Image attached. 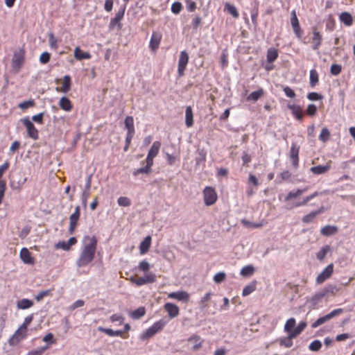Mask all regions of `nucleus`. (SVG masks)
<instances>
[{
	"mask_svg": "<svg viewBox=\"0 0 355 355\" xmlns=\"http://www.w3.org/2000/svg\"><path fill=\"white\" fill-rule=\"evenodd\" d=\"M89 242L85 244L76 261L78 267H85L92 261L96 250L97 239L95 236L88 237Z\"/></svg>",
	"mask_w": 355,
	"mask_h": 355,
	"instance_id": "1",
	"label": "nucleus"
},
{
	"mask_svg": "<svg viewBox=\"0 0 355 355\" xmlns=\"http://www.w3.org/2000/svg\"><path fill=\"white\" fill-rule=\"evenodd\" d=\"M161 142L159 141H155L153 142L150 148L148 150L146 159V166L144 167H141L138 168L136 171H135V175L138 173H146L148 174L151 172V167L153 165V159L155 157L160 149Z\"/></svg>",
	"mask_w": 355,
	"mask_h": 355,
	"instance_id": "2",
	"label": "nucleus"
},
{
	"mask_svg": "<svg viewBox=\"0 0 355 355\" xmlns=\"http://www.w3.org/2000/svg\"><path fill=\"white\" fill-rule=\"evenodd\" d=\"M166 324L167 320L164 319H160L159 320L155 322L150 327L147 329L144 332H143L140 335L139 338L142 340H144L153 337L157 332L161 331Z\"/></svg>",
	"mask_w": 355,
	"mask_h": 355,
	"instance_id": "3",
	"label": "nucleus"
},
{
	"mask_svg": "<svg viewBox=\"0 0 355 355\" xmlns=\"http://www.w3.org/2000/svg\"><path fill=\"white\" fill-rule=\"evenodd\" d=\"M343 313V309L339 308V309H334V310L331 311L330 313H329L328 314H327V315H325L324 316H322V317L319 318L318 320H316L311 324V327L313 329H315L318 327L323 324L326 322L330 320L333 318H334V317H336L337 315H340Z\"/></svg>",
	"mask_w": 355,
	"mask_h": 355,
	"instance_id": "4",
	"label": "nucleus"
},
{
	"mask_svg": "<svg viewBox=\"0 0 355 355\" xmlns=\"http://www.w3.org/2000/svg\"><path fill=\"white\" fill-rule=\"evenodd\" d=\"M204 202L205 205L211 206L214 205L217 200V194L214 188L206 187L203 191Z\"/></svg>",
	"mask_w": 355,
	"mask_h": 355,
	"instance_id": "5",
	"label": "nucleus"
},
{
	"mask_svg": "<svg viewBox=\"0 0 355 355\" xmlns=\"http://www.w3.org/2000/svg\"><path fill=\"white\" fill-rule=\"evenodd\" d=\"M21 122L26 128L28 136L34 140L38 139V130L35 127L34 124L31 121V120L26 117L21 119Z\"/></svg>",
	"mask_w": 355,
	"mask_h": 355,
	"instance_id": "6",
	"label": "nucleus"
},
{
	"mask_svg": "<svg viewBox=\"0 0 355 355\" xmlns=\"http://www.w3.org/2000/svg\"><path fill=\"white\" fill-rule=\"evenodd\" d=\"M80 217V206H76L74 210V212L71 214L69 217V233L72 234L74 233L77 225L78 224V220Z\"/></svg>",
	"mask_w": 355,
	"mask_h": 355,
	"instance_id": "7",
	"label": "nucleus"
},
{
	"mask_svg": "<svg viewBox=\"0 0 355 355\" xmlns=\"http://www.w3.org/2000/svg\"><path fill=\"white\" fill-rule=\"evenodd\" d=\"M189 62V55L186 51L180 52V58L178 60V73L180 77H182L184 74L187 65Z\"/></svg>",
	"mask_w": 355,
	"mask_h": 355,
	"instance_id": "8",
	"label": "nucleus"
},
{
	"mask_svg": "<svg viewBox=\"0 0 355 355\" xmlns=\"http://www.w3.org/2000/svg\"><path fill=\"white\" fill-rule=\"evenodd\" d=\"M291 24L296 37L297 38H301L302 35V31L300 28L299 20L295 10H292L291 12Z\"/></svg>",
	"mask_w": 355,
	"mask_h": 355,
	"instance_id": "9",
	"label": "nucleus"
},
{
	"mask_svg": "<svg viewBox=\"0 0 355 355\" xmlns=\"http://www.w3.org/2000/svg\"><path fill=\"white\" fill-rule=\"evenodd\" d=\"M334 272V264H329L316 277V283L320 284L328 279Z\"/></svg>",
	"mask_w": 355,
	"mask_h": 355,
	"instance_id": "10",
	"label": "nucleus"
},
{
	"mask_svg": "<svg viewBox=\"0 0 355 355\" xmlns=\"http://www.w3.org/2000/svg\"><path fill=\"white\" fill-rule=\"evenodd\" d=\"M299 153L300 146H297L295 143H292L289 157L292 165L295 168H297L299 166Z\"/></svg>",
	"mask_w": 355,
	"mask_h": 355,
	"instance_id": "11",
	"label": "nucleus"
},
{
	"mask_svg": "<svg viewBox=\"0 0 355 355\" xmlns=\"http://www.w3.org/2000/svg\"><path fill=\"white\" fill-rule=\"evenodd\" d=\"M130 329V326L129 324H125L124 326V330H117L114 331L111 329L104 328L103 327H98V330L101 332H103L108 335L109 336H123V334Z\"/></svg>",
	"mask_w": 355,
	"mask_h": 355,
	"instance_id": "12",
	"label": "nucleus"
},
{
	"mask_svg": "<svg viewBox=\"0 0 355 355\" xmlns=\"http://www.w3.org/2000/svg\"><path fill=\"white\" fill-rule=\"evenodd\" d=\"M156 281V275L153 272L145 273L144 276L135 279V284L141 286Z\"/></svg>",
	"mask_w": 355,
	"mask_h": 355,
	"instance_id": "13",
	"label": "nucleus"
},
{
	"mask_svg": "<svg viewBox=\"0 0 355 355\" xmlns=\"http://www.w3.org/2000/svg\"><path fill=\"white\" fill-rule=\"evenodd\" d=\"M26 330L20 326L9 340L10 345H15L23 340L26 336Z\"/></svg>",
	"mask_w": 355,
	"mask_h": 355,
	"instance_id": "14",
	"label": "nucleus"
},
{
	"mask_svg": "<svg viewBox=\"0 0 355 355\" xmlns=\"http://www.w3.org/2000/svg\"><path fill=\"white\" fill-rule=\"evenodd\" d=\"M91 182H92V176L89 175L87 179V182L85 185V189L81 195L82 202H83V205L84 207L87 206V200L90 196Z\"/></svg>",
	"mask_w": 355,
	"mask_h": 355,
	"instance_id": "15",
	"label": "nucleus"
},
{
	"mask_svg": "<svg viewBox=\"0 0 355 355\" xmlns=\"http://www.w3.org/2000/svg\"><path fill=\"white\" fill-rule=\"evenodd\" d=\"M164 307L171 318H174L179 315L180 309L177 305L171 302H167L164 304Z\"/></svg>",
	"mask_w": 355,
	"mask_h": 355,
	"instance_id": "16",
	"label": "nucleus"
},
{
	"mask_svg": "<svg viewBox=\"0 0 355 355\" xmlns=\"http://www.w3.org/2000/svg\"><path fill=\"white\" fill-rule=\"evenodd\" d=\"M77 243V239L75 237H71L67 241H59L55 247L56 249H62L65 251L70 250L71 247Z\"/></svg>",
	"mask_w": 355,
	"mask_h": 355,
	"instance_id": "17",
	"label": "nucleus"
},
{
	"mask_svg": "<svg viewBox=\"0 0 355 355\" xmlns=\"http://www.w3.org/2000/svg\"><path fill=\"white\" fill-rule=\"evenodd\" d=\"M20 258L24 263L33 265L35 263L34 258L26 248H23L19 254Z\"/></svg>",
	"mask_w": 355,
	"mask_h": 355,
	"instance_id": "18",
	"label": "nucleus"
},
{
	"mask_svg": "<svg viewBox=\"0 0 355 355\" xmlns=\"http://www.w3.org/2000/svg\"><path fill=\"white\" fill-rule=\"evenodd\" d=\"M324 297V293L322 291L317 292L315 293L311 299H309L307 302L310 304V307L312 309H314L317 307V305L322 301V300Z\"/></svg>",
	"mask_w": 355,
	"mask_h": 355,
	"instance_id": "19",
	"label": "nucleus"
},
{
	"mask_svg": "<svg viewBox=\"0 0 355 355\" xmlns=\"http://www.w3.org/2000/svg\"><path fill=\"white\" fill-rule=\"evenodd\" d=\"M125 124L126 128L128 130V134L126 137V145L124 147V150H127L130 142H131V132H132V127L133 125V118L132 116H128L125 121Z\"/></svg>",
	"mask_w": 355,
	"mask_h": 355,
	"instance_id": "20",
	"label": "nucleus"
},
{
	"mask_svg": "<svg viewBox=\"0 0 355 355\" xmlns=\"http://www.w3.org/2000/svg\"><path fill=\"white\" fill-rule=\"evenodd\" d=\"M168 297L179 301L187 302L189 300V295L185 291L172 292L168 294Z\"/></svg>",
	"mask_w": 355,
	"mask_h": 355,
	"instance_id": "21",
	"label": "nucleus"
},
{
	"mask_svg": "<svg viewBox=\"0 0 355 355\" xmlns=\"http://www.w3.org/2000/svg\"><path fill=\"white\" fill-rule=\"evenodd\" d=\"M287 107L290 110H291L292 114L297 120H302L304 114L302 108L299 105H295L294 104H288Z\"/></svg>",
	"mask_w": 355,
	"mask_h": 355,
	"instance_id": "22",
	"label": "nucleus"
},
{
	"mask_svg": "<svg viewBox=\"0 0 355 355\" xmlns=\"http://www.w3.org/2000/svg\"><path fill=\"white\" fill-rule=\"evenodd\" d=\"M338 232V227L336 225H325L320 230V234L324 236H330Z\"/></svg>",
	"mask_w": 355,
	"mask_h": 355,
	"instance_id": "23",
	"label": "nucleus"
},
{
	"mask_svg": "<svg viewBox=\"0 0 355 355\" xmlns=\"http://www.w3.org/2000/svg\"><path fill=\"white\" fill-rule=\"evenodd\" d=\"M151 236H147L139 245V252L141 255L146 254L151 245Z\"/></svg>",
	"mask_w": 355,
	"mask_h": 355,
	"instance_id": "24",
	"label": "nucleus"
},
{
	"mask_svg": "<svg viewBox=\"0 0 355 355\" xmlns=\"http://www.w3.org/2000/svg\"><path fill=\"white\" fill-rule=\"evenodd\" d=\"M73 55L77 60H89L92 58L89 52L83 51L79 46L74 49Z\"/></svg>",
	"mask_w": 355,
	"mask_h": 355,
	"instance_id": "25",
	"label": "nucleus"
},
{
	"mask_svg": "<svg viewBox=\"0 0 355 355\" xmlns=\"http://www.w3.org/2000/svg\"><path fill=\"white\" fill-rule=\"evenodd\" d=\"M320 193H319L318 191H315L314 193H311V195L307 196L305 198H304L303 200L294 203L290 207V209H292V208H294V207H300L304 206V205H306L307 204L308 202H309L310 200H311L314 198L318 196Z\"/></svg>",
	"mask_w": 355,
	"mask_h": 355,
	"instance_id": "26",
	"label": "nucleus"
},
{
	"mask_svg": "<svg viewBox=\"0 0 355 355\" xmlns=\"http://www.w3.org/2000/svg\"><path fill=\"white\" fill-rule=\"evenodd\" d=\"M197 155L195 158L196 166H198L201 164H204L206 161L207 152L204 148H198L196 152Z\"/></svg>",
	"mask_w": 355,
	"mask_h": 355,
	"instance_id": "27",
	"label": "nucleus"
},
{
	"mask_svg": "<svg viewBox=\"0 0 355 355\" xmlns=\"http://www.w3.org/2000/svg\"><path fill=\"white\" fill-rule=\"evenodd\" d=\"M70 87H71V77L69 75H66L63 78L62 87H57L56 90L58 92L67 93L70 90Z\"/></svg>",
	"mask_w": 355,
	"mask_h": 355,
	"instance_id": "28",
	"label": "nucleus"
},
{
	"mask_svg": "<svg viewBox=\"0 0 355 355\" xmlns=\"http://www.w3.org/2000/svg\"><path fill=\"white\" fill-rule=\"evenodd\" d=\"M312 40L314 43L312 49L313 50H318L322 44V37L316 29H314L313 31Z\"/></svg>",
	"mask_w": 355,
	"mask_h": 355,
	"instance_id": "29",
	"label": "nucleus"
},
{
	"mask_svg": "<svg viewBox=\"0 0 355 355\" xmlns=\"http://www.w3.org/2000/svg\"><path fill=\"white\" fill-rule=\"evenodd\" d=\"M331 168V166L329 164L327 165H318L315 166H313L310 168V171L314 174V175H321L327 173Z\"/></svg>",
	"mask_w": 355,
	"mask_h": 355,
	"instance_id": "30",
	"label": "nucleus"
},
{
	"mask_svg": "<svg viewBox=\"0 0 355 355\" xmlns=\"http://www.w3.org/2000/svg\"><path fill=\"white\" fill-rule=\"evenodd\" d=\"M59 105L62 110L66 112H70L72 110L71 101L65 96H63L60 99Z\"/></svg>",
	"mask_w": 355,
	"mask_h": 355,
	"instance_id": "31",
	"label": "nucleus"
},
{
	"mask_svg": "<svg viewBox=\"0 0 355 355\" xmlns=\"http://www.w3.org/2000/svg\"><path fill=\"white\" fill-rule=\"evenodd\" d=\"M339 19L347 26H350L353 24L352 16L348 12H342L339 16Z\"/></svg>",
	"mask_w": 355,
	"mask_h": 355,
	"instance_id": "32",
	"label": "nucleus"
},
{
	"mask_svg": "<svg viewBox=\"0 0 355 355\" xmlns=\"http://www.w3.org/2000/svg\"><path fill=\"white\" fill-rule=\"evenodd\" d=\"M185 123L189 128L193 125V111L191 106H188L185 110Z\"/></svg>",
	"mask_w": 355,
	"mask_h": 355,
	"instance_id": "33",
	"label": "nucleus"
},
{
	"mask_svg": "<svg viewBox=\"0 0 355 355\" xmlns=\"http://www.w3.org/2000/svg\"><path fill=\"white\" fill-rule=\"evenodd\" d=\"M278 58V51L275 48H269L267 51V62H274Z\"/></svg>",
	"mask_w": 355,
	"mask_h": 355,
	"instance_id": "34",
	"label": "nucleus"
},
{
	"mask_svg": "<svg viewBox=\"0 0 355 355\" xmlns=\"http://www.w3.org/2000/svg\"><path fill=\"white\" fill-rule=\"evenodd\" d=\"M33 306V302L26 298L19 300L17 303V306L19 309H27Z\"/></svg>",
	"mask_w": 355,
	"mask_h": 355,
	"instance_id": "35",
	"label": "nucleus"
},
{
	"mask_svg": "<svg viewBox=\"0 0 355 355\" xmlns=\"http://www.w3.org/2000/svg\"><path fill=\"white\" fill-rule=\"evenodd\" d=\"M160 40L161 36L157 33H153L150 41V47L153 50L157 49L159 45Z\"/></svg>",
	"mask_w": 355,
	"mask_h": 355,
	"instance_id": "36",
	"label": "nucleus"
},
{
	"mask_svg": "<svg viewBox=\"0 0 355 355\" xmlns=\"http://www.w3.org/2000/svg\"><path fill=\"white\" fill-rule=\"evenodd\" d=\"M307 324L305 321H301L297 327L295 328L291 332V337H296L299 334H300L303 330L306 328Z\"/></svg>",
	"mask_w": 355,
	"mask_h": 355,
	"instance_id": "37",
	"label": "nucleus"
},
{
	"mask_svg": "<svg viewBox=\"0 0 355 355\" xmlns=\"http://www.w3.org/2000/svg\"><path fill=\"white\" fill-rule=\"evenodd\" d=\"M200 336L197 335H193L188 339L189 342L193 343L194 344L192 347L193 351H196L202 347V343L200 341Z\"/></svg>",
	"mask_w": 355,
	"mask_h": 355,
	"instance_id": "38",
	"label": "nucleus"
},
{
	"mask_svg": "<svg viewBox=\"0 0 355 355\" xmlns=\"http://www.w3.org/2000/svg\"><path fill=\"white\" fill-rule=\"evenodd\" d=\"M338 288L334 284L326 285L321 291L324 293V297L328 296L329 294H334L338 291Z\"/></svg>",
	"mask_w": 355,
	"mask_h": 355,
	"instance_id": "39",
	"label": "nucleus"
},
{
	"mask_svg": "<svg viewBox=\"0 0 355 355\" xmlns=\"http://www.w3.org/2000/svg\"><path fill=\"white\" fill-rule=\"evenodd\" d=\"M123 15H124V9L121 10H119L116 14V16L112 19L111 21H110V28H114V27L119 24V21H121V19L123 18Z\"/></svg>",
	"mask_w": 355,
	"mask_h": 355,
	"instance_id": "40",
	"label": "nucleus"
},
{
	"mask_svg": "<svg viewBox=\"0 0 355 355\" xmlns=\"http://www.w3.org/2000/svg\"><path fill=\"white\" fill-rule=\"evenodd\" d=\"M319 78H318V73L315 69H311L310 71V85L311 87H313L315 86V85L318 83Z\"/></svg>",
	"mask_w": 355,
	"mask_h": 355,
	"instance_id": "41",
	"label": "nucleus"
},
{
	"mask_svg": "<svg viewBox=\"0 0 355 355\" xmlns=\"http://www.w3.org/2000/svg\"><path fill=\"white\" fill-rule=\"evenodd\" d=\"M331 250L329 245H325L322 247L316 254V257L318 260H323L326 257L327 254Z\"/></svg>",
	"mask_w": 355,
	"mask_h": 355,
	"instance_id": "42",
	"label": "nucleus"
},
{
	"mask_svg": "<svg viewBox=\"0 0 355 355\" xmlns=\"http://www.w3.org/2000/svg\"><path fill=\"white\" fill-rule=\"evenodd\" d=\"M225 9L227 11L228 13L232 15L234 18H237L239 16V14L237 11L236 8L229 3H226L225 5Z\"/></svg>",
	"mask_w": 355,
	"mask_h": 355,
	"instance_id": "43",
	"label": "nucleus"
},
{
	"mask_svg": "<svg viewBox=\"0 0 355 355\" xmlns=\"http://www.w3.org/2000/svg\"><path fill=\"white\" fill-rule=\"evenodd\" d=\"M330 138V132L327 128H323L319 135L318 139L321 141L325 143L329 141Z\"/></svg>",
	"mask_w": 355,
	"mask_h": 355,
	"instance_id": "44",
	"label": "nucleus"
},
{
	"mask_svg": "<svg viewBox=\"0 0 355 355\" xmlns=\"http://www.w3.org/2000/svg\"><path fill=\"white\" fill-rule=\"evenodd\" d=\"M254 272V268L251 265H248L241 269L240 274L243 277H249L251 276Z\"/></svg>",
	"mask_w": 355,
	"mask_h": 355,
	"instance_id": "45",
	"label": "nucleus"
},
{
	"mask_svg": "<svg viewBox=\"0 0 355 355\" xmlns=\"http://www.w3.org/2000/svg\"><path fill=\"white\" fill-rule=\"evenodd\" d=\"M263 94L262 89L252 92L248 97V101H257Z\"/></svg>",
	"mask_w": 355,
	"mask_h": 355,
	"instance_id": "46",
	"label": "nucleus"
},
{
	"mask_svg": "<svg viewBox=\"0 0 355 355\" xmlns=\"http://www.w3.org/2000/svg\"><path fill=\"white\" fill-rule=\"evenodd\" d=\"M294 338L295 337L291 336V333H290V334H288V336L287 337L281 338L279 340V343L281 345H284L287 348L291 347L293 345L292 339Z\"/></svg>",
	"mask_w": 355,
	"mask_h": 355,
	"instance_id": "47",
	"label": "nucleus"
},
{
	"mask_svg": "<svg viewBox=\"0 0 355 355\" xmlns=\"http://www.w3.org/2000/svg\"><path fill=\"white\" fill-rule=\"evenodd\" d=\"M295 326V318H291L286 321L284 325V331L290 334L293 330Z\"/></svg>",
	"mask_w": 355,
	"mask_h": 355,
	"instance_id": "48",
	"label": "nucleus"
},
{
	"mask_svg": "<svg viewBox=\"0 0 355 355\" xmlns=\"http://www.w3.org/2000/svg\"><path fill=\"white\" fill-rule=\"evenodd\" d=\"M12 62L14 66L20 67L24 62V55L22 53L15 54Z\"/></svg>",
	"mask_w": 355,
	"mask_h": 355,
	"instance_id": "49",
	"label": "nucleus"
},
{
	"mask_svg": "<svg viewBox=\"0 0 355 355\" xmlns=\"http://www.w3.org/2000/svg\"><path fill=\"white\" fill-rule=\"evenodd\" d=\"M321 347H322L321 342L318 340H315L310 343V345L309 346V349L313 352H318L320 350Z\"/></svg>",
	"mask_w": 355,
	"mask_h": 355,
	"instance_id": "50",
	"label": "nucleus"
},
{
	"mask_svg": "<svg viewBox=\"0 0 355 355\" xmlns=\"http://www.w3.org/2000/svg\"><path fill=\"white\" fill-rule=\"evenodd\" d=\"M212 293L211 292L207 293L200 301V309H203L207 306L206 302L210 300Z\"/></svg>",
	"mask_w": 355,
	"mask_h": 355,
	"instance_id": "51",
	"label": "nucleus"
},
{
	"mask_svg": "<svg viewBox=\"0 0 355 355\" xmlns=\"http://www.w3.org/2000/svg\"><path fill=\"white\" fill-rule=\"evenodd\" d=\"M150 263L146 259H144L139 263L137 267V270L146 272L150 270Z\"/></svg>",
	"mask_w": 355,
	"mask_h": 355,
	"instance_id": "52",
	"label": "nucleus"
},
{
	"mask_svg": "<svg viewBox=\"0 0 355 355\" xmlns=\"http://www.w3.org/2000/svg\"><path fill=\"white\" fill-rule=\"evenodd\" d=\"M110 321L120 325L123 323L124 318L121 314H114L110 317Z\"/></svg>",
	"mask_w": 355,
	"mask_h": 355,
	"instance_id": "53",
	"label": "nucleus"
},
{
	"mask_svg": "<svg viewBox=\"0 0 355 355\" xmlns=\"http://www.w3.org/2000/svg\"><path fill=\"white\" fill-rule=\"evenodd\" d=\"M35 105V101L33 99L24 101L19 104V107L21 110H26L29 107H33Z\"/></svg>",
	"mask_w": 355,
	"mask_h": 355,
	"instance_id": "54",
	"label": "nucleus"
},
{
	"mask_svg": "<svg viewBox=\"0 0 355 355\" xmlns=\"http://www.w3.org/2000/svg\"><path fill=\"white\" fill-rule=\"evenodd\" d=\"M146 314V309L144 306H139L135 309V320H138L142 318Z\"/></svg>",
	"mask_w": 355,
	"mask_h": 355,
	"instance_id": "55",
	"label": "nucleus"
},
{
	"mask_svg": "<svg viewBox=\"0 0 355 355\" xmlns=\"http://www.w3.org/2000/svg\"><path fill=\"white\" fill-rule=\"evenodd\" d=\"M182 3L179 1L174 2L171 6V12L175 14L178 15L180 12L182 10Z\"/></svg>",
	"mask_w": 355,
	"mask_h": 355,
	"instance_id": "56",
	"label": "nucleus"
},
{
	"mask_svg": "<svg viewBox=\"0 0 355 355\" xmlns=\"http://www.w3.org/2000/svg\"><path fill=\"white\" fill-rule=\"evenodd\" d=\"M316 214L314 211L310 212L309 214L304 216L302 218V221L304 223H311L315 217Z\"/></svg>",
	"mask_w": 355,
	"mask_h": 355,
	"instance_id": "57",
	"label": "nucleus"
},
{
	"mask_svg": "<svg viewBox=\"0 0 355 355\" xmlns=\"http://www.w3.org/2000/svg\"><path fill=\"white\" fill-rule=\"evenodd\" d=\"M226 278V274L224 272H219L214 276V281L216 284H220L225 281Z\"/></svg>",
	"mask_w": 355,
	"mask_h": 355,
	"instance_id": "58",
	"label": "nucleus"
},
{
	"mask_svg": "<svg viewBox=\"0 0 355 355\" xmlns=\"http://www.w3.org/2000/svg\"><path fill=\"white\" fill-rule=\"evenodd\" d=\"M342 70V67L338 64H333L330 67V73L334 76L340 74Z\"/></svg>",
	"mask_w": 355,
	"mask_h": 355,
	"instance_id": "59",
	"label": "nucleus"
},
{
	"mask_svg": "<svg viewBox=\"0 0 355 355\" xmlns=\"http://www.w3.org/2000/svg\"><path fill=\"white\" fill-rule=\"evenodd\" d=\"M255 285L254 284H249L245 286L242 291V295L243 296H247L252 293L255 290Z\"/></svg>",
	"mask_w": 355,
	"mask_h": 355,
	"instance_id": "60",
	"label": "nucleus"
},
{
	"mask_svg": "<svg viewBox=\"0 0 355 355\" xmlns=\"http://www.w3.org/2000/svg\"><path fill=\"white\" fill-rule=\"evenodd\" d=\"M117 202L119 205L122 207H128L131 205V200L127 197H120Z\"/></svg>",
	"mask_w": 355,
	"mask_h": 355,
	"instance_id": "61",
	"label": "nucleus"
},
{
	"mask_svg": "<svg viewBox=\"0 0 355 355\" xmlns=\"http://www.w3.org/2000/svg\"><path fill=\"white\" fill-rule=\"evenodd\" d=\"M49 348V346L42 347L30 351L27 355H42L43 353Z\"/></svg>",
	"mask_w": 355,
	"mask_h": 355,
	"instance_id": "62",
	"label": "nucleus"
},
{
	"mask_svg": "<svg viewBox=\"0 0 355 355\" xmlns=\"http://www.w3.org/2000/svg\"><path fill=\"white\" fill-rule=\"evenodd\" d=\"M300 196V191H298L297 189H296L295 191L293 190V191H290L286 195V196L284 198V200L285 201H289L290 200H291L293 198H297Z\"/></svg>",
	"mask_w": 355,
	"mask_h": 355,
	"instance_id": "63",
	"label": "nucleus"
},
{
	"mask_svg": "<svg viewBox=\"0 0 355 355\" xmlns=\"http://www.w3.org/2000/svg\"><path fill=\"white\" fill-rule=\"evenodd\" d=\"M51 54L48 52H44L40 56V62L42 64H45L49 62Z\"/></svg>",
	"mask_w": 355,
	"mask_h": 355,
	"instance_id": "64",
	"label": "nucleus"
}]
</instances>
